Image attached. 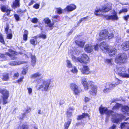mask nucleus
<instances>
[{
  "mask_svg": "<svg viewBox=\"0 0 129 129\" xmlns=\"http://www.w3.org/2000/svg\"><path fill=\"white\" fill-rule=\"evenodd\" d=\"M99 111L101 114L105 113L108 115H111L113 116L112 118V121L114 123H118L124 117L122 115L115 114L112 111L108 110L107 108L103 107L102 106L100 107Z\"/></svg>",
  "mask_w": 129,
  "mask_h": 129,
  "instance_id": "1",
  "label": "nucleus"
},
{
  "mask_svg": "<svg viewBox=\"0 0 129 129\" xmlns=\"http://www.w3.org/2000/svg\"><path fill=\"white\" fill-rule=\"evenodd\" d=\"M112 4L110 3H108L106 5L102 7L100 9L96 10L94 12L96 16H100L102 12H107L111 9Z\"/></svg>",
  "mask_w": 129,
  "mask_h": 129,
  "instance_id": "2",
  "label": "nucleus"
},
{
  "mask_svg": "<svg viewBox=\"0 0 129 129\" xmlns=\"http://www.w3.org/2000/svg\"><path fill=\"white\" fill-rule=\"evenodd\" d=\"M42 82H43V83L39 85V87L38 90L41 89L42 90L46 91L48 90L49 86L50 81L49 80H46L43 82V79H40L38 80L37 82L38 84H39Z\"/></svg>",
  "mask_w": 129,
  "mask_h": 129,
  "instance_id": "3",
  "label": "nucleus"
},
{
  "mask_svg": "<svg viewBox=\"0 0 129 129\" xmlns=\"http://www.w3.org/2000/svg\"><path fill=\"white\" fill-rule=\"evenodd\" d=\"M0 93L2 94V97L3 104H6L8 102L7 100L9 97V92L6 89L0 88Z\"/></svg>",
  "mask_w": 129,
  "mask_h": 129,
  "instance_id": "4",
  "label": "nucleus"
},
{
  "mask_svg": "<svg viewBox=\"0 0 129 129\" xmlns=\"http://www.w3.org/2000/svg\"><path fill=\"white\" fill-rule=\"evenodd\" d=\"M127 58V56L125 54L121 53L117 56L115 60V62L117 63H125L126 61Z\"/></svg>",
  "mask_w": 129,
  "mask_h": 129,
  "instance_id": "5",
  "label": "nucleus"
},
{
  "mask_svg": "<svg viewBox=\"0 0 129 129\" xmlns=\"http://www.w3.org/2000/svg\"><path fill=\"white\" fill-rule=\"evenodd\" d=\"M115 82H109L106 83L105 85V87L112 90L114 89L117 85L122 83L121 81L118 79H116Z\"/></svg>",
  "mask_w": 129,
  "mask_h": 129,
  "instance_id": "6",
  "label": "nucleus"
},
{
  "mask_svg": "<svg viewBox=\"0 0 129 129\" xmlns=\"http://www.w3.org/2000/svg\"><path fill=\"white\" fill-rule=\"evenodd\" d=\"M9 52L10 53L7 52L5 54L0 53V57L3 58H6L7 57L6 56L8 55L12 59H16V57L15 56V55L17 54V53L11 50H10Z\"/></svg>",
  "mask_w": 129,
  "mask_h": 129,
  "instance_id": "7",
  "label": "nucleus"
},
{
  "mask_svg": "<svg viewBox=\"0 0 129 129\" xmlns=\"http://www.w3.org/2000/svg\"><path fill=\"white\" fill-rule=\"evenodd\" d=\"M108 34V31L107 30L101 31L99 34V38H97L98 40L100 41L107 38Z\"/></svg>",
  "mask_w": 129,
  "mask_h": 129,
  "instance_id": "8",
  "label": "nucleus"
},
{
  "mask_svg": "<svg viewBox=\"0 0 129 129\" xmlns=\"http://www.w3.org/2000/svg\"><path fill=\"white\" fill-rule=\"evenodd\" d=\"M70 88L75 95L78 94L81 91L78 88V86L74 83H72L70 85Z\"/></svg>",
  "mask_w": 129,
  "mask_h": 129,
  "instance_id": "9",
  "label": "nucleus"
},
{
  "mask_svg": "<svg viewBox=\"0 0 129 129\" xmlns=\"http://www.w3.org/2000/svg\"><path fill=\"white\" fill-rule=\"evenodd\" d=\"M93 84L94 83L91 81L89 82V84L91 88V90L89 92L90 94L95 95L97 93V87L96 86L94 85Z\"/></svg>",
  "mask_w": 129,
  "mask_h": 129,
  "instance_id": "10",
  "label": "nucleus"
},
{
  "mask_svg": "<svg viewBox=\"0 0 129 129\" xmlns=\"http://www.w3.org/2000/svg\"><path fill=\"white\" fill-rule=\"evenodd\" d=\"M99 47L100 49L104 52L106 53L108 49H109V46L105 42H103L100 43Z\"/></svg>",
  "mask_w": 129,
  "mask_h": 129,
  "instance_id": "11",
  "label": "nucleus"
},
{
  "mask_svg": "<svg viewBox=\"0 0 129 129\" xmlns=\"http://www.w3.org/2000/svg\"><path fill=\"white\" fill-rule=\"evenodd\" d=\"M89 59V58L87 55L86 54H82L81 57L78 58V61L81 63L82 62L86 63Z\"/></svg>",
  "mask_w": 129,
  "mask_h": 129,
  "instance_id": "12",
  "label": "nucleus"
},
{
  "mask_svg": "<svg viewBox=\"0 0 129 129\" xmlns=\"http://www.w3.org/2000/svg\"><path fill=\"white\" fill-rule=\"evenodd\" d=\"M104 17L107 20H116L118 19V18L116 14H114V15L108 16L107 15H104Z\"/></svg>",
  "mask_w": 129,
  "mask_h": 129,
  "instance_id": "13",
  "label": "nucleus"
},
{
  "mask_svg": "<svg viewBox=\"0 0 129 129\" xmlns=\"http://www.w3.org/2000/svg\"><path fill=\"white\" fill-rule=\"evenodd\" d=\"M93 46L90 44H87L85 46L84 50L86 52L90 53L93 51Z\"/></svg>",
  "mask_w": 129,
  "mask_h": 129,
  "instance_id": "14",
  "label": "nucleus"
},
{
  "mask_svg": "<svg viewBox=\"0 0 129 129\" xmlns=\"http://www.w3.org/2000/svg\"><path fill=\"white\" fill-rule=\"evenodd\" d=\"M5 31L7 34H8L7 36V38L9 39H11L12 37V34L11 30L9 29V26L8 25L5 28Z\"/></svg>",
  "mask_w": 129,
  "mask_h": 129,
  "instance_id": "15",
  "label": "nucleus"
},
{
  "mask_svg": "<svg viewBox=\"0 0 129 129\" xmlns=\"http://www.w3.org/2000/svg\"><path fill=\"white\" fill-rule=\"evenodd\" d=\"M76 8V7L74 5L70 4L68 5L64 9V10L67 12H69L75 10Z\"/></svg>",
  "mask_w": 129,
  "mask_h": 129,
  "instance_id": "16",
  "label": "nucleus"
},
{
  "mask_svg": "<svg viewBox=\"0 0 129 129\" xmlns=\"http://www.w3.org/2000/svg\"><path fill=\"white\" fill-rule=\"evenodd\" d=\"M89 69L87 66H83L81 71L82 73L84 75L89 74L90 73Z\"/></svg>",
  "mask_w": 129,
  "mask_h": 129,
  "instance_id": "17",
  "label": "nucleus"
},
{
  "mask_svg": "<svg viewBox=\"0 0 129 129\" xmlns=\"http://www.w3.org/2000/svg\"><path fill=\"white\" fill-rule=\"evenodd\" d=\"M117 50L115 48H113L110 49H108L107 52L110 56H113L117 53Z\"/></svg>",
  "mask_w": 129,
  "mask_h": 129,
  "instance_id": "18",
  "label": "nucleus"
},
{
  "mask_svg": "<svg viewBox=\"0 0 129 129\" xmlns=\"http://www.w3.org/2000/svg\"><path fill=\"white\" fill-rule=\"evenodd\" d=\"M122 49L125 51L129 49V41L123 43L121 45Z\"/></svg>",
  "mask_w": 129,
  "mask_h": 129,
  "instance_id": "19",
  "label": "nucleus"
},
{
  "mask_svg": "<svg viewBox=\"0 0 129 129\" xmlns=\"http://www.w3.org/2000/svg\"><path fill=\"white\" fill-rule=\"evenodd\" d=\"M44 21L45 23L47 24L48 26L49 27H52L54 23H51V21L48 18H46L44 19Z\"/></svg>",
  "mask_w": 129,
  "mask_h": 129,
  "instance_id": "20",
  "label": "nucleus"
},
{
  "mask_svg": "<svg viewBox=\"0 0 129 129\" xmlns=\"http://www.w3.org/2000/svg\"><path fill=\"white\" fill-rule=\"evenodd\" d=\"M76 44L80 47H83L85 43V42L83 40H76L75 41Z\"/></svg>",
  "mask_w": 129,
  "mask_h": 129,
  "instance_id": "21",
  "label": "nucleus"
},
{
  "mask_svg": "<svg viewBox=\"0 0 129 129\" xmlns=\"http://www.w3.org/2000/svg\"><path fill=\"white\" fill-rule=\"evenodd\" d=\"M42 75L41 73L40 72H37L31 75L30 76L31 78L35 79L39 77Z\"/></svg>",
  "mask_w": 129,
  "mask_h": 129,
  "instance_id": "22",
  "label": "nucleus"
},
{
  "mask_svg": "<svg viewBox=\"0 0 129 129\" xmlns=\"http://www.w3.org/2000/svg\"><path fill=\"white\" fill-rule=\"evenodd\" d=\"M20 5L19 0H15L13 4L12 5V7L14 8L19 7Z\"/></svg>",
  "mask_w": 129,
  "mask_h": 129,
  "instance_id": "23",
  "label": "nucleus"
},
{
  "mask_svg": "<svg viewBox=\"0 0 129 129\" xmlns=\"http://www.w3.org/2000/svg\"><path fill=\"white\" fill-rule=\"evenodd\" d=\"M89 116V115L87 113H83L82 115H78L77 118V119L79 120L82 119L83 118H85Z\"/></svg>",
  "mask_w": 129,
  "mask_h": 129,
  "instance_id": "24",
  "label": "nucleus"
},
{
  "mask_svg": "<svg viewBox=\"0 0 129 129\" xmlns=\"http://www.w3.org/2000/svg\"><path fill=\"white\" fill-rule=\"evenodd\" d=\"M23 63V62L22 61H12L10 62L9 63V64L11 66H13L16 65H19Z\"/></svg>",
  "mask_w": 129,
  "mask_h": 129,
  "instance_id": "25",
  "label": "nucleus"
},
{
  "mask_svg": "<svg viewBox=\"0 0 129 129\" xmlns=\"http://www.w3.org/2000/svg\"><path fill=\"white\" fill-rule=\"evenodd\" d=\"M2 79L4 81H7L9 79V74L8 73H5L3 74Z\"/></svg>",
  "mask_w": 129,
  "mask_h": 129,
  "instance_id": "26",
  "label": "nucleus"
},
{
  "mask_svg": "<svg viewBox=\"0 0 129 129\" xmlns=\"http://www.w3.org/2000/svg\"><path fill=\"white\" fill-rule=\"evenodd\" d=\"M121 110L122 111L125 112L126 111L128 112L129 111V108L126 106H122L121 105Z\"/></svg>",
  "mask_w": 129,
  "mask_h": 129,
  "instance_id": "27",
  "label": "nucleus"
},
{
  "mask_svg": "<svg viewBox=\"0 0 129 129\" xmlns=\"http://www.w3.org/2000/svg\"><path fill=\"white\" fill-rule=\"evenodd\" d=\"M31 111V109L29 107H27V109L26 110V112L25 113L22 114V117H19V118L21 119H23V118L25 116L26 113H27L30 112Z\"/></svg>",
  "mask_w": 129,
  "mask_h": 129,
  "instance_id": "28",
  "label": "nucleus"
},
{
  "mask_svg": "<svg viewBox=\"0 0 129 129\" xmlns=\"http://www.w3.org/2000/svg\"><path fill=\"white\" fill-rule=\"evenodd\" d=\"M38 36H36L33 38L32 39L30 40V43L33 45H36L37 43H36V41L37 40V38Z\"/></svg>",
  "mask_w": 129,
  "mask_h": 129,
  "instance_id": "29",
  "label": "nucleus"
},
{
  "mask_svg": "<svg viewBox=\"0 0 129 129\" xmlns=\"http://www.w3.org/2000/svg\"><path fill=\"white\" fill-rule=\"evenodd\" d=\"M31 65L33 66H34L35 65L36 62L35 57L34 56L31 55Z\"/></svg>",
  "mask_w": 129,
  "mask_h": 129,
  "instance_id": "30",
  "label": "nucleus"
},
{
  "mask_svg": "<svg viewBox=\"0 0 129 129\" xmlns=\"http://www.w3.org/2000/svg\"><path fill=\"white\" fill-rule=\"evenodd\" d=\"M71 120H70L67 122H66L64 124V129H68V128L71 124Z\"/></svg>",
  "mask_w": 129,
  "mask_h": 129,
  "instance_id": "31",
  "label": "nucleus"
},
{
  "mask_svg": "<svg viewBox=\"0 0 129 129\" xmlns=\"http://www.w3.org/2000/svg\"><path fill=\"white\" fill-rule=\"evenodd\" d=\"M67 66L69 68H72L74 66L72 64L70 61L68 60H66Z\"/></svg>",
  "mask_w": 129,
  "mask_h": 129,
  "instance_id": "32",
  "label": "nucleus"
},
{
  "mask_svg": "<svg viewBox=\"0 0 129 129\" xmlns=\"http://www.w3.org/2000/svg\"><path fill=\"white\" fill-rule=\"evenodd\" d=\"M72 68V69L71 70V71L74 74H77L78 71L75 66H74Z\"/></svg>",
  "mask_w": 129,
  "mask_h": 129,
  "instance_id": "33",
  "label": "nucleus"
},
{
  "mask_svg": "<svg viewBox=\"0 0 129 129\" xmlns=\"http://www.w3.org/2000/svg\"><path fill=\"white\" fill-rule=\"evenodd\" d=\"M121 107V105L119 104H117L115 105L113 107V109L114 110H117L119 108Z\"/></svg>",
  "mask_w": 129,
  "mask_h": 129,
  "instance_id": "34",
  "label": "nucleus"
},
{
  "mask_svg": "<svg viewBox=\"0 0 129 129\" xmlns=\"http://www.w3.org/2000/svg\"><path fill=\"white\" fill-rule=\"evenodd\" d=\"M128 10L127 8H123L119 12V14H120L122 13L127 12Z\"/></svg>",
  "mask_w": 129,
  "mask_h": 129,
  "instance_id": "35",
  "label": "nucleus"
},
{
  "mask_svg": "<svg viewBox=\"0 0 129 129\" xmlns=\"http://www.w3.org/2000/svg\"><path fill=\"white\" fill-rule=\"evenodd\" d=\"M112 59H106L105 62L110 65H111L112 63Z\"/></svg>",
  "mask_w": 129,
  "mask_h": 129,
  "instance_id": "36",
  "label": "nucleus"
},
{
  "mask_svg": "<svg viewBox=\"0 0 129 129\" xmlns=\"http://www.w3.org/2000/svg\"><path fill=\"white\" fill-rule=\"evenodd\" d=\"M84 87V89L85 90H87L89 88V84L87 83H84L83 84Z\"/></svg>",
  "mask_w": 129,
  "mask_h": 129,
  "instance_id": "37",
  "label": "nucleus"
},
{
  "mask_svg": "<svg viewBox=\"0 0 129 129\" xmlns=\"http://www.w3.org/2000/svg\"><path fill=\"white\" fill-rule=\"evenodd\" d=\"M0 42L3 44L5 43L4 38L2 34H0Z\"/></svg>",
  "mask_w": 129,
  "mask_h": 129,
  "instance_id": "38",
  "label": "nucleus"
},
{
  "mask_svg": "<svg viewBox=\"0 0 129 129\" xmlns=\"http://www.w3.org/2000/svg\"><path fill=\"white\" fill-rule=\"evenodd\" d=\"M62 10L61 8H58L56 9V12L58 14L62 13Z\"/></svg>",
  "mask_w": 129,
  "mask_h": 129,
  "instance_id": "39",
  "label": "nucleus"
},
{
  "mask_svg": "<svg viewBox=\"0 0 129 129\" xmlns=\"http://www.w3.org/2000/svg\"><path fill=\"white\" fill-rule=\"evenodd\" d=\"M127 123L129 124V121L124 122V123H121V128L122 129L124 128L125 126V124H127Z\"/></svg>",
  "mask_w": 129,
  "mask_h": 129,
  "instance_id": "40",
  "label": "nucleus"
},
{
  "mask_svg": "<svg viewBox=\"0 0 129 129\" xmlns=\"http://www.w3.org/2000/svg\"><path fill=\"white\" fill-rule=\"evenodd\" d=\"M38 19L36 18L32 19L31 20V21L34 23H37L38 22Z\"/></svg>",
  "mask_w": 129,
  "mask_h": 129,
  "instance_id": "41",
  "label": "nucleus"
},
{
  "mask_svg": "<svg viewBox=\"0 0 129 129\" xmlns=\"http://www.w3.org/2000/svg\"><path fill=\"white\" fill-rule=\"evenodd\" d=\"M37 38H42L43 39H45L46 38V35H45L42 34L38 36H37Z\"/></svg>",
  "mask_w": 129,
  "mask_h": 129,
  "instance_id": "42",
  "label": "nucleus"
},
{
  "mask_svg": "<svg viewBox=\"0 0 129 129\" xmlns=\"http://www.w3.org/2000/svg\"><path fill=\"white\" fill-rule=\"evenodd\" d=\"M105 87L106 88L103 90V92L105 93L109 92L111 90L110 89L108 88L107 87Z\"/></svg>",
  "mask_w": 129,
  "mask_h": 129,
  "instance_id": "43",
  "label": "nucleus"
},
{
  "mask_svg": "<svg viewBox=\"0 0 129 129\" xmlns=\"http://www.w3.org/2000/svg\"><path fill=\"white\" fill-rule=\"evenodd\" d=\"M88 16H87L86 17H84L83 18H81L79 21V23H80L82 21H83L84 20H86L88 19Z\"/></svg>",
  "mask_w": 129,
  "mask_h": 129,
  "instance_id": "44",
  "label": "nucleus"
},
{
  "mask_svg": "<svg viewBox=\"0 0 129 129\" xmlns=\"http://www.w3.org/2000/svg\"><path fill=\"white\" fill-rule=\"evenodd\" d=\"M123 18L125 21L127 22L128 21V19H129V15H127L124 16L123 17Z\"/></svg>",
  "mask_w": 129,
  "mask_h": 129,
  "instance_id": "45",
  "label": "nucleus"
},
{
  "mask_svg": "<svg viewBox=\"0 0 129 129\" xmlns=\"http://www.w3.org/2000/svg\"><path fill=\"white\" fill-rule=\"evenodd\" d=\"M114 37V35L112 33L109 34V35H108L107 38L108 39H110Z\"/></svg>",
  "mask_w": 129,
  "mask_h": 129,
  "instance_id": "46",
  "label": "nucleus"
},
{
  "mask_svg": "<svg viewBox=\"0 0 129 129\" xmlns=\"http://www.w3.org/2000/svg\"><path fill=\"white\" fill-rule=\"evenodd\" d=\"M14 17L17 21H18L19 20L20 18L18 15L17 14H15L14 15Z\"/></svg>",
  "mask_w": 129,
  "mask_h": 129,
  "instance_id": "47",
  "label": "nucleus"
},
{
  "mask_svg": "<svg viewBox=\"0 0 129 129\" xmlns=\"http://www.w3.org/2000/svg\"><path fill=\"white\" fill-rule=\"evenodd\" d=\"M90 100V98L89 97L85 96L84 98V101L85 102H89Z\"/></svg>",
  "mask_w": 129,
  "mask_h": 129,
  "instance_id": "48",
  "label": "nucleus"
},
{
  "mask_svg": "<svg viewBox=\"0 0 129 129\" xmlns=\"http://www.w3.org/2000/svg\"><path fill=\"white\" fill-rule=\"evenodd\" d=\"M72 111H68L67 112V115L68 117H70L72 115Z\"/></svg>",
  "mask_w": 129,
  "mask_h": 129,
  "instance_id": "49",
  "label": "nucleus"
},
{
  "mask_svg": "<svg viewBox=\"0 0 129 129\" xmlns=\"http://www.w3.org/2000/svg\"><path fill=\"white\" fill-rule=\"evenodd\" d=\"M72 59L74 61H78V58H77L76 57L73 56L72 55Z\"/></svg>",
  "mask_w": 129,
  "mask_h": 129,
  "instance_id": "50",
  "label": "nucleus"
},
{
  "mask_svg": "<svg viewBox=\"0 0 129 129\" xmlns=\"http://www.w3.org/2000/svg\"><path fill=\"white\" fill-rule=\"evenodd\" d=\"M1 9L2 11L3 12H6V10L7 9L6 7L5 6H2L1 8Z\"/></svg>",
  "mask_w": 129,
  "mask_h": 129,
  "instance_id": "51",
  "label": "nucleus"
},
{
  "mask_svg": "<svg viewBox=\"0 0 129 129\" xmlns=\"http://www.w3.org/2000/svg\"><path fill=\"white\" fill-rule=\"evenodd\" d=\"M11 11V10L10 9H7L6 11V13L5 14L6 15H7L8 16L9 15V14L10 13Z\"/></svg>",
  "mask_w": 129,
  "mask_h": 129,
  "instance_id": "52",
  "label": "nucleus"
},
{
  "mask_svg": "<svg viewBox=\"0 0 129 129\" xmlns=\"http://www.w3.org/2000/svg\"><path fill=\"white\" fill-rule=\"evenodd\" d=\"M28 125L23 124V125L21 129H28Z\"/></svg>",
  "mask_w": 129,
  "mask_h": 129,
  "instance_id": "53",
  "label": "nucleus"
},
{
  "mask_svg": "<svg viewBox=\"0 0 129 129\" xmlns=\"http://www.w3.org/2000/svg\"><path fill=\"white\" fill-rule=\"evenodd\" d=\"M27 89L28 91V92L29 94L31 93L32 91V89L30 88H28Z\"/></svg>",
  "mask_w": 129,
  "mask_h": 129,
  "instance_id": "54",
  "label": "nucleus"
},
{
  "mask_svg": "<svg viewBox=\"0 0 129 129\" xmlns=\"http://www.w3.org/2000/svg\"><path fill=\"white\" fill-rule=\"evenodd\" d=\"M82 83L83 84H84V83H86L87 82V80L86 78H84L82 79Z\"/></svg>",
  "mask_w": 129,
  "mask_h": 129,
  "instance_id": "55",
  "label": "nucleus"
},
{
  "mask_svg": "<svg viewBox=\"0 0 129 129\" xmlns=\"http://www.w3.org/2000/svg\"><path fill=\"white\" fill-rule=\"evenodd\" d=\"M39 5L38 4H36L33 7L37 9L39 8Z\"/></svg>",
  "mask_w": 129,
  "mask_h": 129,
  "instance_id": "56",
  "label": "nucleus"
},
{
  "mask_svg": "<svg viewBox=\"0 0 129 129\" xmlns=\"http://www.w3.org/2000/svg\"><path fill=\"white\" fill-rule=\"evenodd\" d=\"M27 35H24L23 36V39L24 40L26 41L27 39Z\"/></svg>",
  "mask_w": 129,
  "mask_h": 129,
  "instance_id": "57",
  "label": "nucleus"
},
{
  "mask_svg": "<svg viewBox=\"0 0 129 129\" xmlns=\"http://www.w3.org/2000/svg\"><path fill=\"white\" fill-rule=\"evenodd\" d=\"M93 46L94 49H95V50H98L99 48L98 46V44H96L95 46Z\"/></svg>",
  "mask_w": 129,
  "mask_h": 129,
  "instance_id": "58",
  "label": "nucleus"
},
{
  "mask_svg": "<svg viewBox=\"0 0 129 129\" xmlns=\"http://www.w3.org/2000/svg\"><path fill=\"white\" fill-rule=\"evenodd\" d=\"M116 126L115 124H113L111 127H110V129H115Z\"/></svg>",
  "mask_w": 129,
  "mask_h": 129,
  "instance_id": "59",
  "label": "nucleus"
},
{
  "mask_svg": "<svg viewBox=\"0 0 129 129\" xmlns=\"http://www.w3.org/2000/svg\"><path fill=\"white\" fill-rule=\"evenodd\" d=\"M24 78V77H22L21 78L19 79L18 80V83H20V82H22L23 80V79Z\"/></svg>",
  "mask_w": 129,
  "mask_h": 129,
  "instance_id": "60",
  "label": "nucleus"
},
{
  "mask_svg": "<svg viewBox=\"0 0 129 129\" xmlns=\"http://www.w3.org/2000/svg\"><path fill=\"white\" fill-rule=\"evenodd\" d=\"M34 0H31L30 1V3H29V6H30L31 5L33 4L34 3Z\"/></svg>",
  "mask_w": 129,
  "mask_h": 129,
  "instance_id": "61",
  "label": "nucleus"
},
{
  "mask_svg": "<svg viewBox=\"0 0 129 129\" xmlns=\"http://www.w3.org/2000/svg\"><path fill=\"white\" fill-rule=\"evenodd\" d=\"M26 70L24 69H23V70L22 71V74L23 75H25L26 74Z\"/></svg>",
  "mask_w": 129,
  "mask_h": 129,
  "instance_id": "62",
  "label": "nucleus"
},
{
  "mask_svg": "<svg viewBox=\"0 0 129 129\" xmlns=\"http://www.w3.org/2000/svg\"><path fill=\"white\" fill-rule=\"evenodd\" d=\"M28 34V31L26 30H24V35H27Z\"/></svg>",
  "mask_w": 129,
  "mask_h": 129,
  "instance_id": "63",
  "label": "nucleus"
},
{
  "mask_svg": "<svg viewBox=\"0 0 129 129\" xmlns=\"http://www.w3.org/2000/svg\"><path fill=\"white\" fill-rule=\"evenodd\" d=\"M19 76V74L18 73L15 74L14 75V76L16 77H18Z\"/></svg>",
  "mask_w": 129,
  "mask_h": 129,
  "instance_id": "64",
  "label": "nucleus"
}]
</instances>
